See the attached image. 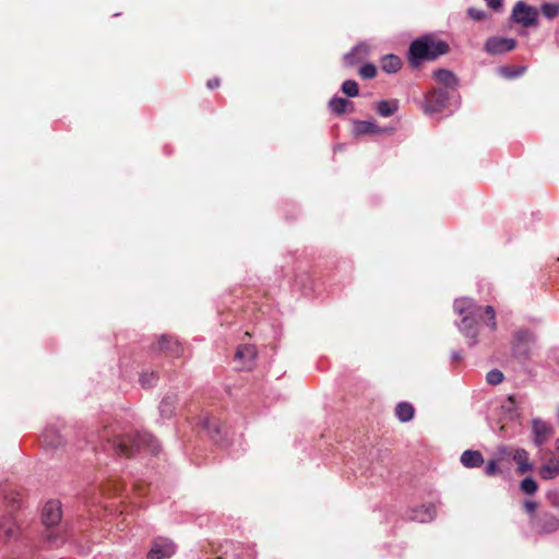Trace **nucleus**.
Masks as SVG:
<instances>
[{
	"label": "nucleus",
	"instance_id": "40",
	"mask_svg": "<svg viewBox=\"0 0 559 559\" xmlns=\"http://www.w3.org/2000/svg\"><path fill=\"white\" fill-rule=\"evenodd\" d=\"M524 509L527 513L533 514L537 509V504L534 501L526 500L524 502Z\"/></svg>",
	"mask_w": 559,
	"mask_h": 559
},
{
	"label": "nucleus",
	"instance_id": "26",
	"mask_svg": "<svg viewBox=\"0 0 559 559\" xmlns=\"http://www.w3.org/2000/svg\"><path fill=\"white\" fill-rule=\"evenodd\" d=\"M395 415L402 423H407L414 417V407L407 402H401L395 407Z\"/></svg>",
	"mask_w": 559,
	"mask_h": 559
},
{
	"label": "nucleus",
	"instance_id": "43",
	"mask_svg": "<svg viewBox=\"0 0 559 559\" xmlns=\"http://www.w3.org/2000/svg\"><path fill=\"white\" fill-rule=\"evenodd\" d=\"M460 358H461V355H460V353H459V352H453V353H452V359H453V360H459Z\"/></svg>",
	"mask_w": 559,
	"mask_h": 559
},
{
	"label": "nucleus",
	"instance_id": "30",
	"mask_svg": "<svg viewBox=\"0 0 559 559\" xmlns=\"http://www.w3.org/2000/svg\"><path fill=\"white\" fill-rule=\"evenodd\" d=\"M170 347V336L163 334L156 343H153L150 350L153 355H159Z\"/></svg>",
	"mask_w": 559,
	"mask_h": 559
},
{
	"label": "nucleus",
	"instance_id": "25",
	"mask_svg": "<svg viewBox=\"0 0 559 559\" xmlns=\"http://www.w3.org/2000/svg\"><path fill=\"white\" fill-rule=\"evenodd\" d=\"M159 414L162 419H171L175 415V396L166 394L159 404Z\"/></svg>",
	"mask_w": 559,
	"mask_h": 559
},
{
	"label": "nucleus",
	"instance_id": "39",
	"mask_svg": "<svg viewBox=\"0 0 559 559\" xmlns=\"http://www.w3.org/2000/svg\"><path fill=\"white\" fill-rule=\"evenodd\" d=\"M484 472L487 476H495L499 472L497 462L495 460H490L485 466Z\"/></svg>",
	"mask_w": 559,
	"mask_h": 559
},
{
	"label": "nucleus",
	"instance_id": "11",
	"mask_svg": "<svg viewBox=\"0 0 559 559\" xmlns=\"http://www.w3.org/2000/svg\"><path fill=\"white\" fill-rule=\"evenodd\" d=\"M533 526L540 534H550L559 528V520L549 512L540 513L532 520Z\"/></svg>",
	"mask_w": 559,
	"mask_h": 559
},
{
	"label": "nucleus",
	"instance_id": "37",
	"mask_svg": "<svg viewBox=\"0 0 559 559\" xmlns=\"http://www.w3.org/2000/svg\"><path fill=\"white\" fill-rule=\"evenodd\" d=\"M359 73L364 79H372L377 74V69L372 63H366L360 68Z\"/></svg>",
	"mask_w": 559,
	"mask_h": 559
},
{
	"label": "nucleus",
	"instance_id": "29",
	"mask_svg": "<svg viewBox=\"0 0 559 559\" xmlns=\"http://www.w3.org/2000/svg\"><path fill=\"white\" fill-rule=\"evenodd\" d=\"M501 411L509 419H514L519 416L516 411V402L512 396L507 397L502 402Z\"/></svg>",
	"mask_w": 559,
	"mask_h": 559
},
{
	"label": "nucleus",
	"instance_id": "42",
	"mask_svg": "<svg viewBox=\"0 0 559 559\" xmlns=\"http://www.w3.org/2000/svg\"><path fill=\"white\" fill-rule=\"evenodd\" d=\"M218 85H219V80L218 79H212V80L207 81V87L211 88V90L217 87Z\"/></svg>",
	"mask_w": 559,
	"mask_h": 559
},
{
	"label": "nucleus",
	"instance_id": "32",
	"mask_svg": "<svg viewBox=\"0 0 559 559\" xmlns=\"http://www.w3.org/2000/svg\"><path fill=\"white\" fill-rule=\"evenodd\" d=\"M525 67L520 68H509V67H501L499 68V73L506 78V79H515L521 76L525 72Z\"/></svg>",
	"mask_w": 559,
	"mask_h": 559
},
{
	"label": "nucleus",
	"instance_id": "34",
	"mask_svg": "<svg viewBox=\"0 0 559 559\" xmlns=\"http://www.w3.org/2000/svg\"><path fill=\"white\" fill-rule=\"evenodd\" d=\"M140 383L142 388H152L157 383V374L155 372H142L140 376Z\"/></svg>",
	"mask_w": 559,
	"mask_h": 559
},
{
	"label": "nucleus",
	"instance_id": "27",
	"mask_svg": "<svg viewBox=\"0 0 559 559\" xmlns=\"http://www.w3.org/2000/svg\"><path fill=\"white\" fill-rule=\"evenodd\" d=\"M558 474L559 464L554 460H550L539 468V476L545 480L554 479Z\"/></svg>",
	"mask_w": 559,
	"mask_h": 559
},
{
	"label": "nucleus",
	"instance_id": "22",
	"mask_svg": "<svg viewBox=\"0 0 559 559\" xmlns=\"http://www.w3.org/2000/svg\"><path fill=\"white\" fill-rule=\"evenodd\" d=\"M513 461L518 464V473L525 474L532 471L533 465L528 461V452L524 449H516L513 453Z\"/></svg>",
	"mask_w": 559,
	"mask_h": 559
},
{
	"label": "nucleus",
	"instance_id": "41",
	"mask_svg": "<svg viewBox=\"0 0 559 559\" xmlns=\"http://www.w3.org/2000/svg\"><path fill=\"white\" fill-rule=\"evenodd\" d=\"M489 8L498 10L502 5V0H485Z\"/></svg>",
	"mask_w": 559,
	"mask_h": 559
},
{
	"label": "nucleus",
	"instance_id": "2",
	"mask_svg": "<svg viewBox=\"0 0 559 559\" xmlns=\"http://www.w3.org/2000/svg\"><path fill=\"white\" fill-rule=\"evenodd\" d=\"M453 308L454 312L461 317V320L456 322V326L468 340L469 346H474L478 342V326L484 316H487L486 324L491 330L497 328L496 311L492 306L481 307L473 299L463 297L455 299Z\"/></svg>",
	"mask_w": 559,
	"mask_h": 559
},
{
	"label": "nucleus",
	"instance_id": "12",
	"mask_svg": "<svg viewBox=\"0 0 559 559\" xmlns=\"http://www.w3.org/2000/svg\"><path fill=\"white\" fill-rule=\"evenodd\" d=\"M197 425L205 430L215 443H223V427L216 418L204 415L199 418Z\"/></svg>",
	"mask_w": 559,
	"mask_h": 559
},
{
	"label": "nucleus",
	"instance_id": "20",
	"mask_svg": "<svg viewBox=\"0 0 559 559\" xmlns=\"http://www.w3.org/2000/svg\"><path fill=\"white\" fill-rule=\"evenodd\" d=\"M460 461L467 468L479 467L484 463V456L479 451L466 450L461 454Z\"/></svg>",
	"mask_w": 559,
	"mask_h": 559
},
{
	"label": "nucleus",
	"instance_id": "21",
	"mask_svg": "<svg viewBox=\"0 0 559 559\" xmlns=\"http://www.w3.org/2000/svg\"><path fill=\"white\" fill-rule=\"evenodd\" d=\"M435 80L448 88H454L457 85L455 74L447 69H438L433 72Z\"/></svg>",
	"mask_w": 559,
	"mask_h": 559
},
{
	"label": "nucleus",
	"instance_id": "35",
	"mask_svg": "<svg viewBox=\"0 0 559 559\" xmlns=\"http://www.w3.org/2000/svg\"><path fill=\"white\" fill-rule=\"evenodd\" d=\"M520 488L523 492L527 493V495H533L537 491V483L535 481L534 478L532 477H525L521 484H520Z\"/></svg>",
	"mask_w": 559,
	"mask_h": 559
},
{
	"label": "nucleus",
	"instance_id": "6",
	"mask_svg": "<svg viewBox=\"0 0 559 559\" xmlns=\"http://www.w3.org/2000/svg\"><path fill=\"white\" fill-rule=\"evenodd\" d=\"M450 96L445 90L438 88L429 92L423 105L424 111L428 115L439 112L445 108L449 103Z\"/></svg>",
	"mask_w": 559,
	"mask_h": 559
},
{
	"label": "nucleus",
	"instance_id": "5",
	"mask_svg": "<svg viewBox=\"0 0 559 559\" xmlns=\"http://www.w3.org/2000/svg\"><path fill=\"white\" fill-rule=\"evenodd\" d=\"M538 14L535 7L518 1L512 9L511 20L523 27H532L537 25Z\"/></svg>",
	"mask_w": 559,
	"mask_h": 559
},
{
	"label": "nucleus",
	"instance_id": "9",
	"mask_svg": "<svg viewBox=\"0 0 559 559\" xmlns=\"http://www.w3.org/2000/svg\"><path fill=\"white\" fill-rule=\"evenodd\" d=\"M175 552L174 543L164 537H157L153 540L152 547L147 554L148 559L170 558Z\"/></svg>",
	"mask_w": 559,
	"mask_h": 559
},
{
	"label": "nucleus",
	"instance_id": "18",
	"mask_svg": "<svg viewBox=\"0 0 559 559\" xmlns=\"http://www.w3.org/2000/svg\"><path fill=\"white\" fill-rule=\"evenodd\" d=\"M368 55V45L365 43H359L355 47L352 48L350 51L344 55V61L348 66H354L357 62H360Z\"/></svg>",
	"mask_w": 559,
	"mask_h": 559
},
{
	"label": "nucleus",
	"instance_id": "38",
	"mask_svg": "<svg viewBox=\"0 0 559 559\" xmlns=\"http://www.w3.org/2000/svg\"><path fill=\"white\" fill-rule=\"evenodd\" d=\"M467 14L474 21H481L486 17V13L483 10L469 8L467 10Z\"/></svg>",
	"mask_w": 559,
	"mask_h": 559
},
{
	"label": "nucleus",
	"instance_id": "36",
	"mask_svg": "<svg viewBox=\"0 0 559 559\" xmlns=\"http://www.w3.org/2000/svg\"><path fill=\"white\" fill-rule=\"evenodd\" d=\"M503 373L499 369H491L486 374V381L489 384L497 385L503 381Z\"/></svg>",
	"mask_w": 559,
	"mask_h": 559
},
{
	"label": "nucleus",
	"instance_id": "44",
	"mask_svg": "<svg viewBox=\"0 0 559 559\" xmlns=\"http://www.w3.org/2000/svg\"><path fill=\"white\" fill-rule=\"evenodd\" d=\"M556 448H557V450L559 452V439L556 441Z\"/></svg>",
	"mask_w": 559,
	"mask_h": 559
},
{
	"label": "nucleus",
	"instance_id": "13",
	"mask_svg": "<svg viewBox=\"0 0 559 559\" xmlns=\"http://www.w3.org/2000/svg\"><path fill=\"white\" fill-rule=\"evenodd\" d=\"M61 516L62 511L59 501L50 500L45 504L43 509L41 520L46 527L56 526L60 522Z\"/></svg>",
	"mask_w": 559,
	"mask_h": 559
},
{
	"label": "nucleus",
	"instance_id": "8",
	"mask_svg": "<svg viewBox=\"0 0 559 559\" xmlns=\"http://www.w3.org/2000/svg\"><path fill=\"white\" fill-rule=\"evenodd\" d=\"M554 433L551 425L540 418L532 419V442L535 447H542Z\"/></svg>",
	"mask_w": 559,
	"mask_h": 559
},
{
	"label": "nucleus",
	"instance_id": "15",
	"mask_svg": "<svg viewBox=\"0 0 559 559\" xmlns=\"http://www.w3.org/2000/svg\"><path fill=\"white\" fill-rule=\"evenodd\" d=\"M386 129L380 128L374 121L371 120H354L352 133L355 136L366 134H379L385 132Z\"/></svg>",
	"mask_w": 559,
	"mask_h": 559
},
{
	"label": "nucleus",
	"instance_id": "33",
	"mask_svg": "<svg viewBox=\"0 0 559 559\" xmlns=\"http://www.w3.org/2000/svg\"><path fill=\"white\" fill-rule=\"evenodd\" d=\"M342 92L348 97H355L359 93V86L356 81L347 80L342 84Z\"/></svg>",
	"mask_w": 559,
	"mask_h": 559
},
{
	"label": "nucleus",
	"instance_id": "19",
	"mask_svg": "<svg viewBox=\"0 0 559 559\" xmlns=\"http://www.w3.org/2000/svg\"><path fill=\"white\" fill-rule=\"evenodd\" d=\"M43 443L51 449H56L63 443L62 436L52 426H48L41 433Z\"/></svg>",
	"mask_w": 559,
	"mask_h": 559
},
{
	"label": "nucleus",
	"instance_id": "10",
	"mask_svg": "<svg viewBox=\"0 0 559 559\" xmlns=\"http://www.w3.org/2000/svg\"><path fill=\"white\" fill-rule=\"evenodd\" d=\"M535 342V336L530 330H519L513 335V350L519 356H530V345Z\"/></svg>",
	"mask_w": 559,
	"mask_h": 559
},
{
	"label": "nucleus",
	"instance_id": "31",
	"mask_svg": "<svg viewBox=\"0 0 559 559\" xmlns=\"http://www.w3.org/2000/svg\"><path fill=\"white\" fill-rule=\"evenodd\" d=\"M543 15L548 20H554L559 15V3L558 2H544L540 5Z\"/></svg>",
	"mask_w": 559,
	"mask_h": 559
},
{
	"label": "nucleus",
	"instance_id": "4",
	"mask_svg": "<svg viewBox=\"0 0 559 559\" xmlns=\"http://www.w3.org/2000/svg\"><path fill=\"white\" fill-rule=\"evenodd\" d=\"M20 508L19 493H5L0 502V542L8 543L19 536V526L12 513Z\"/></svg>",
	"mask_w": 559,
	"mask_h": 559
},
{
	"label": "nucleus",
	"instance_id": "17",
	"mask_svg": "<svg viewBox=\"0 0 559 559\" xmlns=\"http://www.w3.org/2000/svg\"><path fill=\"white\" fill-rule=\"evenodd\" d=\"M69 534L67 531H63L58 527H46V532L44 533V538L46 542L52 547H59L68 539Z\"/></svg>",
	"mask_w": 559,
	"mask_h": 559
},
{
	"label": "nucleus",
	"instance_id": "3",
	"mask_svg": "<svg viewBox=\"0 0 559 559\" xmlns=\"http://www.w3.org/2000/svg\"><path fill=\"white\" fill-rule=\"evenodd\" d=\"M449 51V45L444 40L436 39L433 35H424L412 41L408 49V61L413 68H417L426 60H435Z\"/></svg>",
	"mask_w": 559,
	"mask_h": 559
},
{
	"label": "nucleus",
	"instance_id": "1",
	"mask_svg": "<svg viewBox=\"0 0 559 559\" xmlns=\"http://www.w3.org/2000/svg\"><path fill=\"white\" fill-rule=\"evenodd\" d=\"M91 442L95 443L94 449L100 447L105 452L118 456L131 457L142 451L151 454L159 452V443L151 433L147 431L122 433L109 417L102 420V428L97 430L96 437H93Z\"/></svg>",
	"mask_w": 559,
	"mask_h": 559
},
{
	"label": "nucleus",
	"instance_id": "28",
	"mask_svg": "<svg viewBox=\"0 0 559 559\" xmlns=\"http://www.w3.org/2000/svg\"><path fill=\"white\" fill-rule=\"evenodd\" d=\"M349 106L353 108L350 102L337 96L332 97L329 102V108L337 115L344 114Z\"/></svg>",
	"mask_w": 559,
	"mask_h": 559
},
{
	"label": "nucleus",
	"instance_id": "7",
	"mask_svg": "<svg viewBox=\"0 0 559 559\" xmlns=\"http://www.w3.org/2000/svg\"><path fill=\"white\" fill-rule=\"evenodd\" d=\"M516 47V40L513 38L491 36L484 45V50L491 56L502 55L513 50Z\"/></svg>",
	"mask_w": 559,
	"mask_h": 559
},
{
	"label": "nucleus",
	"instance_id": "24",
	"mask_svg": "<svg viewBox=\"0 0 559 559\" xmlns=\"http://www.w3.org/2000/svg\"><path fill=\"white\" fill-rule=\"evenodd\" d=\"M402 67V60L396 55H385L381 59V69L389 74L396 73Z\"/></svg>",
	"mask_w": 559,
	"mask_h": 559
},
{
	"label": "nucleus",
	"instance_id": "16",
	"mask_svg": "<svg viewBox=\"0 0 559 559\" xmlns=\"http://www.w3.org/2000/svg\"><path fill=\"white\" fill-rule=\"evenodd\" d=\"M409 519L419 523H426L435 519L436 507L433 504L420 506L413 509L409 513Z\"/></svg>",
	"mask_w": 559,
	"mask_h": 559
},
{
	"label": "nucleus",
	"instance_id": "23",
	"mask_svg": "<svg viewBox=\"0 0 559 559\" xmlns=\"http://www.w3.org/2000/svg\"><path fill=\"white\" fill-rule=\"evenodd\" d=\"M399 109V100L397 99H391V100H380L376 105V111L379 116L388 118L393 116Z\"/></svg>",
	"mask_w": 559,
	"mask_h": 559
},
{
	"label": "nucleus",
	"instance_id": "14",
	"mask_svg": "<svg viewBox=\"0 0 559 559\" xmlns=\"http://www.w3.org/2000/svg\"><path fill=\"white\" fill-rule=\"evenodd\" d=\"M257 357V349L253 345H239L235 353V360L240 364V369L250 370Z\"/></svg>",
	"mask_w": 559,
	"mask_h": 559
}]
</instances>
